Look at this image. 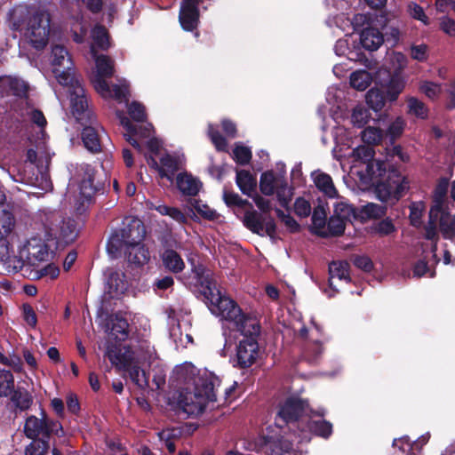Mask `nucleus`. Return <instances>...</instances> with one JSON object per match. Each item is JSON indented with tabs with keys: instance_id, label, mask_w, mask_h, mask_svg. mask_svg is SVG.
I'll list each match as a JSON object with an SVG mask.
<instances>
[{
	"instance_id": "obj_1",
	"label": "nucleus",
	"mask_w": 455,
	"mask_h": 455,
	"mask_svg": "<svg viewBox=\"0 0 455 455\" xmlns=\"http://www.w3.org/2000/svg\"><path fill=\"white\" fill-rule=\"evenodd\" d=\"M365 177V181L373 186L377 199L389 205L395 204L410 189L408 177L387 162L367 164Z\"/></svg>"
},
{
	"instance_id": "obj_2",
	"label": "nucleus",
	"mask_w": 455,
	"mask_h": 455,
	"mask_svg": "<svg viewBox=\"0 0 455 455\" xmlns=\"http://www.w3.org/2000/svg\"><path fill=\"white\" fill-rule=\"evenodd\" d=\"M23 432L32 440L25 455H47L49 451L52 455H63L56 442V438L64 435L63 427L60 421L49 418L44 410L41 411L40 417H27Z\"/></svg>"
},
{
	"instance_id": "obj_3",
	"label": "nucleus",
	"mask_w": 455,
	"mask_h": 455,
	"mask_svg": "<svg viewBox=\"0 0 455 455\" xmlns=\"http://www.w3.org/2000/svg\"><path fill=\"white\" fill-rule=\"evenodd\" d=\"M212 314L230 324L231 330L240 333L242 339H259L261 324L253 314L244 312L236 301L229 297H218V303L209 307Z\"/></svg>"
},
{
	"instance_id": "obj_4",
	"label": "nucleus",
	"mask_w": 455,
	"mask_h": 455,
	"mask_svg": "<svg viewBox=\"0 0 455 455\" xmlns=\"http://www.w3.org/2000/svg\"><path fill=\"white\" fill-rule=\"evenodd\" d=\"M220 379L212 372H204L194 379V388L181 392L179 404L189 415L202 414L207 404L216 401L215 387H219Z\"/></svg>"
},
{
	"instance_id": "obj_5",
	"label": "nucleus",
	"mask_w": 455,
	"mask_h": 455,
	"mask_svg": "<svg viewBox=\"0 0 455 455\" xmlns=\"http://www.w3.org/2000/svg\"><path fill=\"white\" fill-rule=\"evenodd\" d=\"M56 248L57 242L52 237L46 235V229H44V238L40 235L32 236L20 249L18 256L10 253L9 261H0L8 264L9 267L12 266L16 271H19L25 264L37 266L41 262L50 260L53 258Z\"/></svg>"
},
{
	"instance_id": "obj_6",
	"label": "nucleus",
	"mask_w": 455,
	"mask_h": 455,
	"mask_svg": "<svg viewBox=\"0 0 455 455\" xmlns=\"http://www.w3.org/2000/svg\"><path fill=\"white\" fill-rule=\"evenodd\" d=\"M79 176L80 194L76 206V212L82 215L92 204L94 196L104 193L107 176L102 168L99 170L88 164H81Z\"/></svg>"
},
{
	"instance_id": "obj_7",
	"label": "nucleus",
	"mask_w": 455,
	"mask_h": 455,
	"mask_svg": "<svg viewBox=\"0 0 455 455\" xmlns=\"http://www.w3.org/2000/svg\"><path fill=\"white\" fill-rule=\"evenodd\" d=\"M38 220L44 229H46V235L52 237L54 241L69 244L77 238L78 228L76 221L70 218H64L57 211H43L38 214Z\"/></svg>"
},
{
	"instance_id": "obj_8",
	"label": "nucleus",
	"mask_w": 455,
	"mask_h": 455,
	"mask_svg": "<svg viewBox=\"0 0 455 455\" xmlns=\"http://www.w3.org/2000/svg\"><path fill=\"white\" fill-rule=\"evenodd\" d=\"M307 403L298 397H288L280 404L278 412L275 418V424L278 428H283L290 424L296 425L300 431L305 420L300 419L305 412Z\"/></svg>"
},
{
	"instance_id": "obj_9",
	"label": "nucleus",
	"mask_w": 455,
	"mask_h": 455,
	"mask_svg": "<svg viewBox=\"0 0 455 455\" xmlns=\"http://www.w3.org/2000/svg\"><path fill=\"white\" fill-rule=\"evenodd\" d=\"M52 65L58 82L65 86L71 85L74 83L71 70L73 69V60L65 46L55 44L52 47Z\"/></svg>"
},
{
	"instance_id": "obj_10",
	"label": "nucleus",
	"mask_w": 455,
	"mask_h": 455,
	"mask_svg": "<svg viewBox=\"0 0 455 455\" xmlns=\"http://www.w3.org/2000/svg\"><path fill=\"white\" fill-rule=\"evenodd\" d=\"M250 445H253L251 451L265 455H284L293 451L292 442L280 434L260 435Z\"/></svg>"
},
{
	"instance_id": "obj_11",
	"label": "nucleus",
	"mask_w": 455,
	"mask_h": 455,
	"mask_svg": "<svg viewBox=\"0 0 455 455\" xmlns=\"http://www.w3.org/2000/svg\"><path fill=\"white\" fill-rule=\"evenodd\" d=\"M191 270L197 284L202 288L201 293L208 307L218 303V297H225V295H222L220 291L217 289L216 283L212 279L210 271L203 264H196L193 261Z\"/></svg>"
},
{
	"instance_id": "obj_12",
	"label": "nucleus",
	"mask_w": 455,
	"mask_h": 455,
	"mask_svg": "<svg viewBox=\"0 0 455 455\" xmlns=\"http://www.w3.org/2000/svg\"><path fill=\"white\" fill-rule=\"evenodd\" d=\"M259 339H241L235 347V355L232 357L233 366L238 369L251 367L259 357Z\"/></svg>"
},
{
	"instance_id": "obj_13",
	"label": "nucleus",
	"mask_w": 455,
	"mask_h": 455,
	"mask_svg": "<svg viewBox=\"0 0 455 455\" xmlns=\"http://www.w3.org/2000/svg\"><path fill=\"white\" fill-rule=\"evenodd\" d=\"M73 86V91L70 93L71 112L77 123L79 124H92L95 121V115L89 108L87 97L84 93V89L78 84Z\"/></svg>"
},
{
	"instance_id": "obj_14",
	"label": "nucleus",
	"mask_w": 455,
	"mask_h": 455,
	"mask_svg": "<svg viewBox=\"0 0 455 455\" xmlns=\"http://www.w3.org/2000/svg\"><path fill=\"white\" fill-rule=\"evenodd\" d=\"M243 225L253 234L263 236L265 234L270 238L276 235V224L273 217L263 216L256 211H247L243 216Z\"/></svg>"
},
{
	"instance_id": "obj_15",
	"label": "nucleus",
	"mask_w": 455,
	"mask_h": 455,
	"mask_svg": "<svg viewBox=\"0 0 455 455\" xmlns=\"http://www.w3.org/2000/svg\"><path fill=\"white\" fill-rule=\"evenodd\" d=\"M353 212L347 204H340L336 206V214L330 217L327 222V228L315 230L314 233L323 238L336 237L343 235L346 228V219Z\"/></svg>"
},
{
	"instance_id": "obj_16",
	"label": "nucleus",
	"mask_w": 455,
	"mask_h": 455,
	"mask_svg": "<svg viewBox=\"0 0 455 455\" xmlns=\"http://www.w3.org/2000/svg\"><path fill=\"white\" fill-rule=\"evenodd\" d=\"M49 19H44V14L36 13L28 22V34L32 45L36 49H43L48 43L49 36Z\"/></svg>"
},
{
	"instance_id": "obj_17",
	"label": "nucleus",
	"mask_w": 455,
	"mask_h": 455,
	"mask_svg": "<svg viewBox=\"0 0 455 455\" xmlns=\"http://www.w3.org/2000/svg\"><path fill=\"white\" fill-rule=\"evenodd\" d=\"M15 219L12 214L4 212L0 215V260L10 259V240L13 236Z\"/></svg>"
},
{
	"instance_id": "obj_18",
	"label": "nucleus",
	"mask_w": 455,
	"mask_h": 455,
	"mask_svg": "<svg viewBox=\"0 0 455 455\" xmlns=\"http://www.w3.org/2000/svg\"><path fill=\"white\" fill-rule=\"evenodd\" d=\"M429 438L430 435L428 433L422 435L414 441L409 435H403L393 440L392 447L395 452L403 455H417L422 451L423 446L428 443Z\"/></svg>"
},
{
	"instance_id": "obj_19",
	"label": "nucleus",
	"mask_w": 455,
	"mask_h": 455,
	"mask_svg": "<svg viewBox=\"0 0 455 455\" xmlns=\"http://www.w3.org/2000/svg\"><path fill=\"white\" fill-rule=\"evenodd\" d=\"M199 4L195 0H182L179 20L182 28L186 31H193L199 22Z\"/></svg>"
},
{
	"instance_id": "obj_20",
	"label": "nucleus",
	"mask_w": 455,
	"mask_h": 455,
	"mask_svg": "<svg viewBox=\"0 0 455 455\" xmlns=\"http://www.w3.org/2000/svg\"><path fill=\"white\" fill-rule=\"evenodd\" d=\"M449 186L450 182L448 178L441 177L438 179L432 194V205L430 207L431 213L435 212H445L449 211L446 204Z\"/></svg>"
},
{
	"instance_id": "obj_21",
	"label": "nucleus",
	"mask_w": 455,
	"mask_h": 455,
	"mask_svg": "<svg viewBox=\"0 0 455 455\" xmlns=\"http://www.w3.org/2000/svg\"><path fill=\"white\" fill-rule=\"evenodd\" d=\"M123 227L116 228L123 235L128 247L141 242L145 237V226L141 220L137 218L131 219L128 223H123Z\"/></svg>"
},
{
	"instance_id": "obj_22",
	"label": "nucleus",
	"mask_w": 455,
	"mask_h": 455,
	"mask_svg": "<svg viewBox=\"0 0 455 455\" xmlns=\"http://www.w3.org/2000/svg\"><path fill=\"white\" fill-rule=\"evenodd\" d=\"M300 432L305 434L304 437H307V434H312L323 439H328L332 435L333 426L325 419H312L308 418L306 419Z\"/></svg>"
},
{
	"instance_id": "obj_23",
	"label": "nucleus",
	"mask_w": 455,
	"mask_h": 455,
	"mask_svg": "<svg viewBox=\"0 0 455 455\" xmlns=\"http://www.w3.org/2000/svg\"><path fill=\"white\" fill-rule=\"evenodd\" d=\"M0 86L12 95L25 100L28 98L30 86L28 83L18 76H0Z\"/></svg>"
},
{
	"instance_id": "obj_24",
	"label": "nucleus",
	"mask_w": 455,
	"mask_h": 455,
	"mask_svg": "<svg viewBox=\"0 0 455 455\" xmlns=\"http://www.w3.org/2000/svg\"><path fill=\"white\" fill-rule=\"evenodd\" d=\"M124 258L130 265L140 267L147 264L150 259L148 249L141 242L127 247Z\"/></svg>"
},
{
	"instance_id": "obj_25",
	"label": "nucleus",
	"mask_w": 455,
	"mask_h": 455,
	"mask_svg": "<svg viewBox=\"0 0 455 455\" xmlns=\"http://www.w3.org/2000/svg\"><path fill=\"white\" fill-rule=\"evenodd\" d=\"M127 290L125 274L123 272H111L107 280V293L111 299L118 298Z\"/></svg>"
},
{
	"instance_id": "obj_26",
	"label": "nucleus",
	"mask_w": 455,
	"mask_h": 455,
	"mask_svg": "<svg viewBox=\"0 0 455 455\" xmlns=\"http://www.w3.org/2000/svg\"><path fill=\"white\" fill-rule=\"evenodd\" d=\"M176 185L178 189L188 196H196L200 191L202 183L187 172L179 173L176 177Z\"/></svg>"
},
{
	"instance_id": "obj_27",
	"label": "nucleus",
	"mask_w": 455,
	"mask_h": 455,
	"mask_svg": "<svg viewBox=\"0 0 455 455\" xmlns=\"http://www.w3.org/2000/svg\"><path fill=\"white\" fill-rule=\"evenodd\" d=\"M383 35L376 28L368 27L360 34V43L368 51H375L383 44Z\"/></svg>"
},
{
	"instance_id": "obj_28",
	"label": "nucleus",
	"mask_w": 455,
	"mask_h": 455,
	"mask_svg": "<svg viewBox=\"0 0 455 455\" xmlns=\"http://www.w3.org/2000/svg\"><path fill=\"white\" fill-rule=\"evenodd\" d=\"M93 121L92 124H80L84 126L82 131V140L84 147L92 153H99L101 151V145L100 137L96 128L93 126Z\"/></svg>"
},
{
	"instance_id": "obj_29",
	"label": "nucleus",
	"mask_w": 455,
	"mask_h": 455,
	"mask_svg": "<svg viewBox=\"0 0 455 455\" xmlns=\"http://www.w3.org/2000/svg\"><path fill=\"white\" fill-rule=\"evenodd\" d=\"M352 156L355 158V161L361 162L363 164V169L361 170V178L363 180H367L365 177L367 164L373 162L379 164H385L386 162L374 158L375 151L371 146H359L355 148L352 152Z\"/></svg>"
},
{
	"instance_id": "obj_30",
	"label": "nucleus",
	"mask_w": 455,
	"mask_h": 455,
	"mask_svg": "<svg viewBox=\"0 0 455 455\" xmlns=\"http://www.w3.org/2000/svg\"><path fill=\"white\" fill-rule=\"evenodd\" d=\"M128 243L124 240L122 234L115 229L109 236L106 248L108 255L112 259H119L126 252Z\"/></svg>"
},
{
	"instance_id": "obj_31",
	"label": "nucleus",
	"mask_w": 455,
	"mask_h": 455,
	"mask_svg": "<svg viewBox=\"0 0 455 455\" xmlns=\"http://www.w3.org/2000/svg\"><path fill=\"white\" fill-rule=\"evenodd\" d=\"M164 267L173 274H179L185 268L181 256L173 249H165L160 255Z\"/></svg>"
},
{
	"instance_id": "obj_32",
	"label": "nucleus",
	"mask_w": 455,
	"mask_h": 455,
	"mask_svg": "<svg viewBox=\"0 0 455 455\" xmlns=\"http://www.w3.org/2000/svg\"><path fill=\"white\" fill-rule=\"evenodd\" d=\"M350 265L347 261H332L329 265V286L331 289L335 290L332 279L338 278L339 280H344L347 283L351 282L349 275Z\"/></svg>"
},
{
	"instance_id": "obj_33",
	"label": "nucleus",
	"mask_w": 455,
	"mask_h": 455,
	"mask_svg": "<svg viewBox=\"0 0 455 455\" xmlns=\"http://www.w3.org/2000/svg\"><path fill=\"white\" fill-rule=\"evenodd\" d=\"M235 182L243 195L251 196V193L256 189V177L247 170H237Z\"/></svg>"
},
{
	"instance_id": "obj_34",
	"label": "nucleus",
	"mask_w": 455,
	"mask_h": 455,
	"mask_svg": "<svg viewBox=\"0 0 455 455\" xmlns=\"http://www.w3.org/2000/svg\"><path fill=\"white\" fill-rule=\"evenodd\" d=\"M121 124L128 133L141 139L149 138L153 132V125L151 124H135L127 117H122Z\"/></svg>"
},
{
	"instance_id": "obj_35",
	"label": "nucleus",
	"mask_w": 455,
	"mask_h": 455,
	"mask_svg": "<svg viewBox=\"0 0 455 455\" xmlns=\"http://www.w3.org/2000/svg\"><path fill=\"white\" fill-rule=\"evenodd\" d=\"M365 100L368 107L375 112L380 111L388 100L383 88H371L367 92Z\"/></svg>"
},
{
	"instance_id": "obj_36",
	"label": "nucleus",
	"mask_w": 455,
	"mask_h": 455,
	"mask_svg": "<svg viewBox=\"0 0 455 455\" xmlns=\"http://www.w3.org/2000/svg\"><path fill=\"white\" fill-rule=\"evenodd\" d=\"M11 401L15 406L16 410L20 411H28L32 403L33 397L30 393L25 388L18 387L15 391L10 395Z\"/></svg>"
},
{
	"instance_id": "obj_37",
	"label": "nucleus",
	"mask_w": 455,
	"mask_h": 455,
	"mask_svg": "<svg viewBox=\"0 0 455 455\" xmlns=\"http://www.w3.org/2000/svg\"><path fill=\"white\" fill-rule=\"evenodd\" d=\"M405 82L403 78L395 73L390 76V79L386 86L383 88L389 101H395L397 100L400 93L403 91Z\"/></svg>"
},
{
	"instance_id": "obj_38",
	"label": "nucleus",
	"mask_w": 455,
	"mask_h": 455,
	"mask_svg": "<svg viewBox=\"0 0 455 455\" xmlns=\"http://www.w3.org/2000/svg\"><path fill=\"white\" fill-rule=\"evenodd\" d=\"M275 190L276 197L280 205L286 210H289L290 204L294 195V188L292 187H288L287 181L283 177H282V180L277 181Z\"/></svg>"
},
{
	"instance_id": "obj_39",
	"label": "nucleus",
	"mask_w": 455,
	"mask_h": 455,
	"mask_svg": "<svg viewBox=\"0 0 455 455\" xmlns=\"http://www.w3.org/2000/svg\"><path fill=\"white\" fill-rule=\"evenodd\" d=\"M278 180H282V177L276 178L273 171L264 172L259 180L260 192L267 196L274 195Z\"/></svg>"
},
{
	"instance_id": "obj_40",
	"label": "nucleus",
	"mask_w": 455,
	"mask_h": 455,
	"mask_svg": "<svg viewBox=\"0 0 455 455\" xmlns=\"http://www.w3.org/2000/svg\"><path fill=\"white\" fill-rule=\"evenodd\" d=\"M315 187L330 198L337 196V189L334 187L331 177L327 173H320L315 179Z\"/></svg>"
},
{
	"instance_id": "obj_41",
	"label": "nucleus",
	"mask_w": 455,
	"mask_h": 455,
	"mask_svg": "<svg viewBox=\"0 0 455 455\" xmlns=\"http://www.w3.org/2000/svg\"><path fill=\"white\" fill-rule=\"evenodd\" d=\"M440 232L444 239L455 243V215L451 217L449 211L440 218Z\"/></svg>"
},
{
	"instance_id": "obj_42",
	"label": "nucleus",
	"mask_w": 455,
	"mask_h": 455,
	"mask_svg": "<svg viewBox=\"0 0 455 455\" xmlns=\"http://www.w3.org/2000/svg\"><path fill=\"white\" fill-rule=\"evenodd\" d=\"M443 215V212H435L431 213V210H429L428 221L424 227V237L427 240H439V235L437 232V222L440 225V218Z\"/></svg>"
},
{
	"instance_id": "obj_43",
	"label": "nucleus",
	"mask_w": 455,
	"mask_h": 455,
	"mask_svg": "<svg viewBox=\"0 0 455 455\" xmlns=\"http://www.w3.org/2000/svg\"><path fill=\"white\" fill-rule=\"evenodd\" d=\"M350 85L357 91L366 90L371 83V74L366 70H357L350 75Z\"/></svg>"
},
{
	"instance_id": "obj_44",
	"label": "nucleus",
	"mask_w": 455,
	"mask_h": 455,
	"mask_svg": "<svg viewBox=\"0 0 455 455\" xmlns=\"http://www.w3.org/2000/svg\"><path fill=\"white\" fill-rule=\"evenodd\" d=\"M14 391L13 374L9 370H0V397H9Z\"/></svg>"
},
{
	"instance_id": "obj_45",
	"label": "nucleus",
	"mask_w": 455,
	"mask_h": 455,
	"mask_svg": "<svg viewBox=\"0 0 455 455\" xmlns=\"http://www.w3.org/2000/svg\"><path fill=\"white\" fill-rule=\"evenodd\" d=\"M94 44L101 51H107L110 47L109 34L103 25H97L92 29Z\"/></svg>"
},
{
	"instance_id": "obj_46",
	"label": "nucleus",
	"mask_w": 455,
	"mask_h": 455,
	"mask_svg": "<svg viewBox=\"0 0 455 455\" xmlns=\"http://www.w3.org/2000/svg\"><path fill=\"white\" fill-rule=\"evenodd\" d=\"M111 333L119 340H124L129 335V323L122 316L116 315L112 319Z\"/></svg>"
},
{
	"instance_id": "obj_47",
	"label": "nucleus",
	"mask_w": 455,
	"mask_h": 455,
	"mask_svg": "<svg viewBox=\"0 0 455 455\" xmlns=\"http://www.w3.org/2000/svg\"><path fill=\"white\" fill-rule=\"evenodd\" d=\"M97 74L101 76L112 77L115 72L114 61L107 55L100 54L95 57Z\"/></svg>"
},
{
	"instance_id": "obj_48",
	"label": "nucleus",
	"mask_w": 455,
	"mask_h": 455,
	"mask_svg": "<svg viewBox=\"0 0 455 455\" xmlns=\"http://www.w3.org/2000/svg\"><path fill=\"white\" fill-rule=\"evenodd\" d=\"M207 135L219 152H228V140L212 124H208Z\"/></svg>"
},
{
	"instance_id": "obj_49",
	"label": "nucleus",
	"mask_w": 455,
	"mask_h": 455,
	"mask_svg": "<svg viewBox=\"0 0 455 455\" xmlns=\"http://www.w3.org/2000/svg\"><path fill=\"white\" fill-rule=\"evenodd\" d=\"M387 208L374 203H368L361 209L362 218L380 219L387 214Z\"/></svg>"
},
{
	"instance_id": "obj_50",
	"label": "nucleus",
	"mask_w": 455,
	"mask_h": 455,
	"mask_svg": "<svg viewBox=\"0 0 455 455\" xmlns=\"http://www.w3.org/2000/svg\"><path fill=\"white\" fill-rule=\"evenodd\" d=\"M124 371L129 372L130 379L132 381L140 387H146L148 386V379L145 371L137 365L129 366V368L124 369Z\"/></svg>"
},
{
	"instance_id": "obj_51",
	"label": "nucleus",
	"mask_w": 455,
	"mask_h": 455,
	"mask_svg": "<svg viewBox=\"0 0 455 455\" xmlns=\"http://www.w3.org/2000/svg\"><path fill=\"white\" fill-rule=\"evenodd\" d=\"M372 231L379 236H387L396 231V228L390 218H385L372 226Z\"/></svg>"
},
{
	"instance_id": "obj_52",
	"label": "nucleus",
	"mask_w": 455,
	"mask_h": 455,
	"mask_svg": "<svg viewBox=\"0 0 455 455\" xmlns=\"http://www.w3.org/2000/svg\"><path fill=\"white\" fill-rule=\"evenodd\" d=\"M252 157L251 149L248 147L236 145L233 149V158L237 164H248Z\"/></svg>"
},
{
	"instance_id": "obj_53",
	"label": "nucleus",
	"mask_w": 455,
	"mask_h": 455,
	"mask_svg": "<svg viewBox=\"0 0 455 455\" xmlns=\"http://www.w3.org/2000/svg\"><path fill=\"white\" fill-rule=\"evenodd\" d=\"M370 115L368 110L362 107L356 106L352 112L351 121L357 128H363L369 122Z\"/></svg>"
},
{
	"instance_id": "obj_54",
	"label": "nucleus",
	"mask_w": 455,
	"mask_h": 455,
	"mask_svg": "<svg viewBox=\"0 0 455 455\" xmlns=\"http://www.w3.org/2000/svg\"><path fill=\"white\" fill-rule=\"evenodd\" d=\"M128 114L137 123H143L147 120L146 108L143 104L138 101H132L128 106Z\"/></svg>"
},
{
	"instance_id": "obj_55",
	"label": "nucleus",
	"mask_w": 455,
	"mask_h": 455,
	"mask_svg": "<svg viewBox=\"0 0 455 455\" xmlns=\"http://www.w3.org/2000/svg\"><path fill=\"white\" fill-rule=\"evenodd\" d=\"M160 167L164 168V171L171 176L172 180L174 174L179 170V162L176 157L166 154L160 158Z\"/></svg>"
},
{
	"instance_id": "obj_56",
	"label": "nucleus",
	"mask_w": 455,
	"mask_h": 455,
	"mask_svg": "<svg viewBox=\"0 0 455 455\" xmlns=\"http://www.w3.org/2000/svg\"><path fill=\"white\" fill-rule=\"evenodd\" d=\"M409 113L415 115L419 118H426L427 116V110L425 104L416 98H410L408 100Z\"/></svg>"
},
{
	"instance_id": "obj_57",
	"label": "nucleus",
	"mask_w": 455,
	"mask_h": 455,
	"mask_svg": "<svg viewBox=\"0 0 455 455\" xmlns=\"http://www.w3.org/2000/svg\"><path fill=\"white\" fill-rule=\"evenodd\" d=\"M294 212L299 218H307L311 213V205L304 197H298L294 202Z\"/></svg>"
},
{
	"instance_id": "obj_58",
	"label": "nucleus",
	"mask_w": 455,
	"mask_h": 455,
	"mask_svg": "<svg viewBox=\"0 0 455 455\" xmlns=\"http://www.w3.org/2000/svg\"><path fill=\"white\" fill-rule=\"evenodd\" d=\"M193 208L205 220H214L217 219L218 214L215 211L212 210L206 204H201L198 200H194L191 203Z\"/></svg>"
},
{
	"instance_id": "obj_59",
	"label": "nucleus",
	"mask_w": 455,
	"mask_h": 455,
	"mask_svg": "<svg viewBox=\"0 0 455 455\" xmlns=\"http://www.w3.org/2000/svg\"><path fill=\"white\" fill-rule=\"evenodd\" d=\"M312 223L315 230H323L326 224V212L321 206L315 208L312 214Z\"/></svg>"
},
{
	"instance_id": "obj_60",
	"label": "nucleus",
	"mask_w": 455,
	"mask_h": 455,
	"mask_svg": "<svg viewBox=\"0 0 455 455\" xmlns=\"http://www.w3.org/2000/svg\"><path fill=\"white\" fill-rule=\"evenodd\" d=\"M408 12L413 19L420 20L424 24H428V17L426 15L424 9L419 4L411 3L408 5Z\"/></svg>"
},
{
	"instance_id": "obj_61",
	"label": "nucleus",
	"mask_w": 455,
	"mask_h": 455,
	"mask_svg": "<svg viewBox=\"0 0 455 455\" xmlns=\"http://www.w3.org/2000/svg\"><path fill=\"white\" fill-rule=\"evenodd\" d=\"M353 263L357 268L366 273L371 272L374 267L372 260L366 255L355 256Z\"/></svg>"
},
{
	"instance_id": "obj_62",
	"label": "nucleus",
	"mask_w": 455,
	"mask_h": 455,
	"mask_svg": "<svg viewBox=\"0 0 455 455\" xmlns=\"http://www.w3.org/2000/svg\"><path fill=\"white\" fill-rule=\"evenodd\" d=\"M36 278L49 276L52 280L56 279L60 275V268L56 265L50 263L36 273Z\"/></svg>"
},
{
	"instance_id": "obj_63",
	"label": "nucleus",
	"mask_w": 455,
	"mask_h": 455,
	"mask_svg": "<svg viewBox=\"0 0 455 455\" xmlns=\"http://www.w3.org/2000/svg\"><path fill=\"white\" fill-rule=\"evenodd\" d=\"M22 314L25 322L31 327H35L37 323V317L33 307L28 303L22 305Z\"/></svg>"
},
{
	"instance_id": "obj_64",
	"label": "nucleus",
	"mask_w": 455,
	"mask_h": 455,
	"mask_svg": "<svg viewBox=\"0 0 455 455\" xmlns=\"http://www.w3.org/2000/svg\"><path fill=\"white\" fill-rule=\"evenodd\" d=\"M441 29L451 36H455V20L447 16L443 17L440 22Z\"/></svg>"
}]
</instances>
